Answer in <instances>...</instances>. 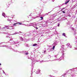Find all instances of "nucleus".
<instances>
[{
  "mask_svg": "<svg viewBox=\"0 0 77 77\" xmlns=\"http://www.w3.org/2000/svg\"><path fill=\"white\" fill-rule=\"evenodd\" d=\"M17 24H18L17 23H14L13 24V26H17Z\"/></svg>",
  "mask_w": 77,
  "mask_h": 77,
  "instance_id": "1",
  "label": "nucleus"
},
{
  "mask_svg": "<svg viewBox=\"0 0 77 77\" xmlns=\"http://www.w3.org/2000/svg\"><path fill=\"white\" fill-rule=\"evenodd\" d=\"M8 29H11V30H12V29H14V28L12 27V26H11V28H7Z\"/></svg>",
  "mask_w": 77,
  "mask_h": 77,
  "instance_id": "2",
  "label": "nucleus"
},
{
  "mask_svg": "<svg viewBox=\"0 0 77 77\" xmlns=\"http://www.w3.org/2000/svg\"><path fill=\"white\" fill-rule=\"evenodd\" d=\"M2 15L3 17H5V13H2Z\"/></svg>",
  "mask_w": 77,
  "mask_h": 77,
  "instance_id": "3",
  "label": "nucleus"
},
{
  "mask_svg": "<svg viewBox=\"0 0 77 77\" xmlns=\"http://www.w3.org/2000/svg\"><path fill=\"white\" fill-rule=\"evenodd\" d=\"M36 45H37V44H35L33 45V46H34V47H35V46H36Z\"/></svg>",
  "mask_w": 77,
  "mask_h": 77,
  "instance_id": "4",
  "label": "nucleus"
},
{
  "mask_svg": "<svg viewBox=\"0 0 77 77\" xmlns=\"http://www.w3.org/2000/svg\"><path fill=\"white\" fill-rule=\"evenodd\" d=\"M69 2V0L68 1H67L65 3V4H66L67 3H68V2Z\"/></svg>",
  "mask_w": 77,
  "mask_h": 77,
  "instance_id": "5",
  "label": "nucleus"
},
{
  "mask_svg": "<svg viewBox=\"0 0 77 77\" xmlns=\"http://www.w3.org/2000/svg\"><path fill=\"white\" fill-rule=\"evenodd\" d=\"M63 36H66L65 35V33H63Z\"/></svg>",
  "mask_w": 77,
  "mask_h": 77,
  "instance_id": "6",
  "label": "nucleus"
},
{
  "mask_svg": "<svg viewBox=\"0 0 77 77\" xmlns=\"http://www.w3.org/2000/svg\"><path fill=\"white\" fill-rule=\"evenodd\" d=\"M55 48V46H54L53 47V48H52L53 50H54Z\"/></svg>",
  "mask_w": 77,
  "mask_h": 77,
  "instance_id": "7",
  "label": "nucleus"
},
{
  "mask_svg": "<svg viewBox=\"0 0 77 77\" xmlns=\"http://www.w3.org/2000/svg\"><path fill=\"white\" fill-rule=\"evenodd\" d=\"M40 18H41V20H43V17H41Z\"/></svg>",
  "mask_w": 77,
  "mask_h": 77,
  "instance_id": "8",
  "label": "nucleus"
},
{
  "mask_svg": "<svg viewBox=\"0 0 77 77\" xmlns=\"http://www.w3.org/2000/svg\"><path fill=\"white\" fill-rule=\"evenodd\" d=\"M29 54V53L28 52H26V53L25 54H26V55H27V54Z\"/></svg>",
  "mask_w": 77,
  "mask_h": 77,
  "instance_id": "9",
  "label": "nucleus"
},
{
  "mask_svg": "<svg viewBox=\"0 0 77 77\" xmlns=\"http://www.w3.org/2000/svg\"><path fill=\"white\" fill-rule=\"evenodd\" d=\"M62 12H63V13L64 14H65V11H63Z\"/></svg>",
  "mask_w": 77,
  "mask_h": 77,
  "instance_id": "10",
  "label": "nucleus"
},
{
  "mask_svg": "<svg viewBox=\"0 0 77 77\" xmlns=\"http://www.w3.org/2000/svg\"><path fill=\"white\" fill-rule=\"evenodd\" d=\"M59 26H60V23H58V27H59Z\"/></svg>",
  "mask_w": 77,
  "mask_h": 77,
  "instance_id": "11",
  "label": "nucleus"
},
{
  "mask_svg": "<svg viewBox=\"0 0 77 77\" xmlns=\"http://www.w3.org/2000/svg\"><path fill=\"white\" fill-rule=\"evenodd\" d=\"M44 53H46V51H44Z\"/></svg>",
  "mask_w": 77,
  "mask_h": 77,
  "instance_id": "12",
  "label": "nucleus"
},
{
  "mask_svg": "<svg viewBox=\"0 0 77 77\" xmlns=\"http://www.w3.org/2000/svg\"><path fill=\"white\" fill-rule=\"evenodd\" d=\"M75 5H76V6H77V3H76V4H75Z\"/></svg>",
  "mask_w": 77,
  "mask_h": 77,
  "instance_id": "13",
  "label": "nucleus"
},
{
  "mask_svg": "<svg viewBox=\"0 0 77 77\" xmlns=\"http://www.w3.org/2000/svg\"><path fill=\"white\" fill-rule=\"evenodd\" d=\"M65 8H63L62 9V10H63V9H64Z\"/></svg>",
  "mask_w": 77,
  "mask_h": 77,
  "instance_id": "14",
  "label": "nucleus"
},
{
  "mask_svg": "<svg viewBox=\"0 0 77 77\" xmlns=\"http://www.w3.org/2000/svg\"><path fill=\"white\" fill-rule=\"evenodd\" d=\"M36 29H38V27H36Z\"/></svg>",
  "mask_w": 77,
  "mask_h": 77,
  "instance_id": "15",
  "label": "nucleus"
},
{
  "mask_svg": "<svg viewBox=\"0 0 77 77\" xmlns=\"http://www.w3.org/2000/svg\"><path fill=\"white\" fill-rule=\"evenodd\" d=\"M19 24H22L21 23H19Z\"/></svg>",
  "mask_w": 77,
  "mask_h": 77,
  "instance_id": "16",
  "label": "nucleus"
},
{
  "mask_svg": "<svg viewBox=\"0 0 77 77\" xmlns=\"http://www.w3.org/2000/svg\"><path fill=\"white\" fill-rule=\"evenodd\" d=\"M2 64H1V63H0V66Z\"/></svg>",
  "mask_w": 77,
  "mask_h": 77,
  "instance_id": "17",
  "label": "nucleus"
},
{
  "mask_svg": "<svg viewBox=\"0 0 77 77\" xmlns=\"http://www.w3.org/2000/svg\"><path fill=\"white\" fill-rule=\"evenodd\" d=\"M7 27H8V26H7Z\"/></svg>",
  "mask_w": 77,
  "mask_h": 77,
  "instance_id": "18",
  "label": "nucleus"
},
{
  "mask_svg": "<svg viewBox=\"0 0 77 77\" xmlns=\"http://www.w3.org/2000/svg\"><path fill=\"white\" fill-rule=\"evenodd\" d=\"M5 28H6V27H5Z\"/></svg>",
  "mask_w": 77,
  "mask_h": 77,
  "instance_id": "19",
  "label": "nucleus"
}]
</instances>
